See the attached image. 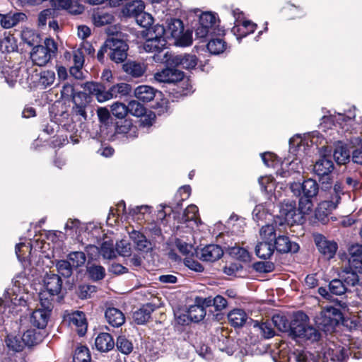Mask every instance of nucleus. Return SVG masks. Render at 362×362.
<instances>
[{"mask_svg":"<svg viewBox=\"0 0 362 362\" xmlns=\"http://www.w3.org/2000/svg\"><path fill=\"white\" fill-rule=\"evenodd\" d=\"M44 284L46 288L47 297L52 299V297L60 293L62 286V281L60 276L56 274H47L44 279Z\"/></svg>","mask_w":362,"mask_h":362,"instance_id":"21","label":"nucleus"},{"mask_svg":"<svg viewBox=\"0 0 362 362\" xmlns=\"http://www.w3.org/2000/svg\"><path fill=\"white\" fill-rule=\"evenodd\" d=\"M111 112L114 116L122 119L128 113V105L126 106L122 103H115L111 106Z\"/></svg>","mask_w":362,"mask_h":362,"instance_id":"57","label":"nucleus"},{"mask_svg":"<svg viewBox=\"0 0 362 362\" xmlns=\"http://www.w3.org/2000/svg\"><path fill=\"white\" fill-rule=\"evenodd\" d=\"M85 88L88 90L90 94L95 95L100 103L110 99L108 91H105L103 86L100 83L89 82L86 84Z\"/></svg>","mask_w":362,"mask_h":362,"instance_id":"36","label":"nucleus"},{"mask_svg":"<svg viewBox=\"0 0 362 362\" xmlns=\"http://www.w3.org/2000/svg\"><path fill=\"white\" fill-rule=\"evenodd\" d=\"M184 26L182 21L180 19H170L168 23V28L165 29V35H170L175 39L180 38V45L182 46H189L192 42L191 35H183Z\"/></svg>","mask_w":362,"mask_h":362,"instance_id":"12","label":"nucleus"},{"mask_svg":"<svg viewBox=\"0 0 362 362\" xmlns=\"http://www.w3.org/2000/svg\"><path fill=\"white\" fill-rule=\"evenodd\" d=\"M116 346L119 351L125 355L129 354L133 351L132 341L123 335L117 337Z\"/></svg>","mask_w":362,"mask_h":362,"instance_id":"46","label":"nucleus"},{"mask_svg":"<svg viewBox=\"0 0 362 362\" xmlns=\"http://www.w3.org/2000/svg\"><path fill=\"white\" fill-rule=\"evenodd\" d=\"M183 71L175 68H166L154 75V78L160 83H176L184 78Z\"/></svg>","mask_w":362,"mask_h":362,"instance_id":"20","label":"nucleus"},{"mask_svg":"<svg viewBox=\"0 0 362 362\" xmlns=\"http://www.w3.org/2000/svg\"><path fill=\"white\" fill-rule=\"evenodd\" d=\"M105 316L107 322L114 327H119L125 322L124 313L115 308H108L105 310Z\"/></svg>","mask_w":362,"mask_h":362,"instance_id":"34","label":"nucleus"},{"mask_svg":"<svg viewBox=\"0 0 362 362\" xmlns=\"http://www.w3.org/2000/svg\"><path fill=\"white\" fill-rule=\"evenodd\" d=\"M351 345L352 346L348 350L344 347L332 344L325 350L324 356L332 361H343L349 354H353V351H356L355 342Z\"/></svg>","mask_w":362,"mask_h":362,"instance_id":"18","label":"nucleus"},{"mask_svg":"<svg viewBox=\"0 0 362 362\" xmlns=\"http://www.w3.org/2000/svg\"><path fill=\"white\" fill-rule=\"evenodd\" d=\"M56 267L57 272L65 278L71 276L74 268L69 260H59L57 262Z\"/></svg>","mask_w":362,"mask_h":362,"instance_id":"52","label":"nucleus"},{"mask_svg":"<svg viewBox=\"0 0 362 362\" xmlns=\"http://www.w3.org/2000/svg\"><path fill=\"white\" fill-rule=\"evenodd\" d=\"M175 246L178 251L183 255L188 256L194 254V247L191 244H188L185 241L177 239L175 240Z\"/></svg>","mask_w":362,"mask_h":362,"instance_id":"60","label":"nucleus"},{"mask_svg":"<svg viewBox=\"0 0 362 362\" xmlns=\"http://www.w3.org/2000/svg\"><path fill=\"white\" fill-rule=\"evenodd\" d=\"M341 318V313L338 308L327 306L316 315L315 322L318 329L325 333H332Z\"/></svg>","mask_w":362,"mask_h":362,"instance_id":"9","label":"nucleus"},{"mask_svg":"<svg viewBox=\"0 0 362 362\" xmlns=\"http://www.w3.org/2000/svg\"><path fill=\"white\" fill-rule=\"evenodd\" d=\"M123 69L126 73L132 76L133 77H140L145 72V66L144 64L136 62H129L124 64Z\"/></svg>","mask_w":362,"mask_h":362,"instance_id":"43","label":"nucleus"},{"mask_svg":"<svg viewBox=\"0 0 362 362\" xmlns=\"http://www.w3.org/2000/svg\"><path fill=\"white\" fill-rule=\"evenodd\" d=\"M267 216H270V214L264 204H260L255 206L252 211V216L256 222L266 219Z\"/></svg>","mask_w":362,"mask_h":362,"instance_id":"56","label":"nucleus"},{"mask_svg":"<svg viewBox=\"0 0 362 362\" xmlns=\"http://www.w3.org/2000/svg\"><path fill=\"white\" fill-rule=\"evenodd\" d=\"M115 134L125 136L127 139H134L138 136V129L131 120L124 119L115 124Z\"/></svg>","mask_w":362,"mask_h":362,"instance_id":"26","label":"nucleus"},{"mask_svg":"<svg viewBox=\"0 0 362 362\" xmlns=\"http://www.w3.org/2000/svg\"><path fill=\"white\" fill-rule=\"evenodd\" d=\"M198 211L197 206L194 204L189 205L185 209L182 218L185 222L189 221H194L197 222L198 218Z\"/></svg>","mask_w":362,"mask_h":362,"instance_id":"59","label":"nucleus"},{"mask_svg":"<svg viewBox=\"0 0 362 362\" xmlns=\"http://www.w3.org/2000/svg\"><path fill=\"white\" fill-rule=\"evenodd\" d=\"M153 310V305L151 303L144 305L140 309L134 313V320L138 325H143L150 319L151 315Z\"/></svg>","mask_w":362,"mask_h":362,"instance_id":"39","label":"nucleus"},{"mask_svg":"<svg viewBox=\"0 0 362 362\" xmlns=\"http://www.w3.org/2000/svg\"><path fill=\"white\" fill-rule=\"evenodd\" d=\"M211 305V300L210 298H196L195 304L190 305L187 311V317L190 321L194 322L202 320L206 313L204 307H209Z\"/></svg>","mask_w":362,"mask_h":362,"instance_id":"14","label":"nucleus"},{"mask_svg":"<svg viewBox=\"0 0 362 362\" xmlns=\"http://www.w3.org/2000/svg\"><path fill=\"white\" fill-rule=\"evenodd\" d=\"M138 25L143 28H147L153 23L151 15L144 11L136 18H134Z\"/></svg>","mask_w":362,"mask_h":362,"instance_id":"64","label":"nucleus"},{"mask_svg":"<svg viewBox=\"0 0 362 362\" xmlns=\"http://www.w3.org/2000/svg\"><path fill=\"white\" fill-rule=\"evenodd\" d=\"M216 23V17L211 12H204L199 17V24L205 28H209L214 30V26Z\"/></svg>","mask_w":362,"mask_h":362,"instance_id":"53","label":"nucleus"},{"mask_svg":"<svg viewBox=\"0 0 362 362\" xmlns=\"http://www.w3.org/2000/svg\"><path fill=\"white\" fill-rule=\"evenodd\" d=\"M261 157L265 165L277 168L276 175L281 177L291 176L292 171L300 173V170L303 168L298 159H294L289 163H284L275 154L270 152L261 153Z\"/></svg>","mask_w":362,"mask_h":362,"instance_id":"4","label":"nucleus"},{"mask_svg":"<svg viewBox=\"0 0 362 362\" xmlns=\"http://www.w3.org/2000/svg\"><path fill=\"white\" fill-rule=\"evenodd\" d=\"M57 45L54 40L46 38L44 45L35 46L30 52L33 62L39 66L46 65L52 59L56 57Z\"/></svg>","mask_w":362,"mask_h":362,"instance_id":"6","label":"nucleus"},{"mask_svg":"<svg viewBox=\"0 0 362 362\" xmlns=\"http://www.w3.org/2000/svg\"><path fill=\"white\" fill-rule=\"evenodd\" d=\"M339 202L340 197L338 195L331 197L329 200L321 202L315 212L316 218L322 223H325L327 221L328 216L337 208Z\"/></svg>","mask_w":362,"mask_h":362,"instance_id":"16","label":"nucleus"},{"mask_svg":"<svg viewBox=\"0 0 362 362\" xmlns=\"http://www.w3.org/2000/svg\"><path fill=\"white\" fill-rule=\"evenodd\" d=\"M274 250L279 253L297 252L299 250V245L296 243L291 242L286 235H279L273 240Z\"/></svg>","mask_w":362,"mask_h":362,"instance_id":"22","label":"nucleus"},{"mask_svg":"<svg viewBox=\"0 0 362 362\" xmlns=\"http://www.w3.org/2000/svg\"><path fill=\"white\" fill-rule=\"evenodd\" d=\"M253 269L262 273H269L274 269V264L271 262H257L253 264Z\"/></svg>","mask_w":362,"mask_h":362,"instance_id":"63","label":"nucleus"},{"mask_svg":"<svg viewBox=\"0 0 362 362\" xmlns=\"http://www.w3.org/2000/svg\"><path fill=\"white\" fill-rule=\"evenodd\" d=\"M116 254L118 253L122 256H128L131 252V246L127 240H122L117 242L115 248Z\"/></svg>","mask_w":362,"mask_h":362,"instance_id":"62","label":"nucleus"},{"mask_svg":"<svg viewBox=\"0 0 362 362\" xmlns=\"http://www.w3.org/2000/svg\"><path fill=\"white\" fill-rule=\"evenodd\" d=\"M334 169V163L330 156H322L314 164L313 172L318 177L322 188L331 187V173Z\"/></svg>","mask_w":362,"mask_h":362,"instance_id":"10","label":"nucleus"},{"mask_svg":"<svg viewBox=\"0 0 362 362\" xmlns=\"http://www.w3.org/2000/svg\"><path fill=\"white\" fill-rule=\"evenodd\" d=\"M18 277L13 279L12 288H8L4 293V298H0V314L6 315V310L11 311V305H21L25 303L22 294L23 289L21 288V283Z\"/></svg>","mask_w":362,"mask_h":362,"instance_id":"7","label":"nucleus"},{"mask_svg":"<svg viewBox=\"0 0 362 362\" xmlns=\"http://www.w3.org/2000/svg\"><path fill=\"white\" fill-rule=\"evenodd\" d=\"M207 49L213 54H219L225 50L226 43L221 39H213L208 42Z\"/></svg>","mask_w":362,"mask_h":362,"instance_id":"51","label":"nucleus"},{"mask_svg":"<svg viewBox=\"0 0 362 362\" xmlns=\"http://www.w3.org/2000/svg\"><path fill=\"white\" fill-rule=\"evenodd\" d=\"M40 307L35 309L30 316V322L39 329H45L49 320L53 308L52 299L47 297L45 293H40Z\"/></svg>","mask_w":362,"mask_h":362,"instance_id":"5","label":"nucleus"},{"mask_svg":"<svg viewBox=\"0 0 362 362\" xmlns=\"http://www.w3.org/2000/svg\"><path fill=\"white\" fill-rule=\"evenodd\" d=\"M55 10L52 8H47L42 11L38 16V25L44 26L46 25L47 20L54 18L55 15Z\"/></svg>","mask_w":362,"mask_h":362,"instance_id":"61","label":"nucleus"},{"mask_svg":"<svg viewBox=\"0 0 362 362\" xmlns=\"http://www.w3.org/2000/svg\"><path fill=\"white\" fill-rule=\"evenodd\" d=\"M165 28L163 25H155L148 30L147 38L144 49L147 52H156L153 57L154 62L165 63L169 61L168 52L163 53L166 45Z\"/></svg>","mask_w":362,"mask_h":362,"instance_id":"3","label":"nucleus"},{"mask_svg":"<svg viewBox=\"0 0 362 362\" xmlns=\"http://www.w3.org/2000/svg\"><path fill=\"white\" fill-rule=\"evenodd\" d=\"M272 322L278 330L288 333L296 341L315 342L321 338L320 331L310 325L308 316L302 311L296 313L291 322L286 317L276 315L273 316Z\"/></svg>","mask_w":362,"mask_h":362,"instance_id":"1","label":"nucleus"},{"mask_svg":"<svg viewBox=\"0 0 362 362\" xmlns=\"http://www.w3.org/2000/svg\"><path fill=\"white\" fill-rule=\"evenodd\" d=\"M333 156L339 165H344L350 160V151L347 146L339 142L334 150Z\"/></svg>","mask_w":362,"mask_h":362,"instance_id":"41","label":"nucleus"},{"mask_svg":"<svg viewBox=\"0 0 362 362\" xmlns=\"http://www.w3.org/2000/svg\"><path fill=\"white\" fill-rule=\"evenodd\" d=\"M197 57L194 54H179L172 58V63L185 69H193L197 64Z\"/></svg>","mask_w":362,"mask_h":362,"instance_id":"32","label":"nucleus"},{"mask_svg":"<svg viewBox=\"0 0 362 362\" xmlns=\"http://www.w3.org/2000/svg\"><path fill=\"white\" fill-rule=\"evenodd\" d=\"M106 46L109 47L108 56L115 63H122L127 57L129 47L122 40L110 37L106 40Z\"/></svg>","mask_w":362,"mask_h":362,"instance_id":"11","label":"nucleus"},{"mask_svg":"<svg viewBox=\"0 0 362 362\" xmlns=\"http://www.w3.org/2000/svg\"><path fill=\"white\" fill-rule=\"evenodd\" d=\"M257 28V24L250 20L241 21L240 23H235L231 28L232 33L240 40L243 37L253 33Z\"/></svg>","mask_w":362,"mask_h":362,"instance_id":"28","label":"nucleus"},{"mask_svg":"<svg viewBox=\"0 0 362 362\" xmlns=\"http://www.w3.org/2000/svg\"><path fill=\"white\" fill-rule=\"evenodd\" d=\"M32 246L30 243H20L16 246V254L20 261H25L30 255Z\"/></svg>","mask_w":362,"mask_h":362,"instance_id":"47","label":"nucleus"},{"mask_svg":"<svg viewBox=\"0 0 362 362\" xmlns=\"http://www.w3.org/2000/svg\"><path fill=\"white\" fill-rule=\"evenodd\" d=\"M230 253L233 255L235 258L243 261L249 262L250 260V255L249 252L240 247H233L230 249Z\"/></svg>","mask_w":362,"mask_h":362,"instance_id":"58","label":"nucleus"},{"mask_svg":"<svg viewBox=\"0 0 362 362\" xmlns=\"http://www.w3.org/2000/svg\"><path fill=\"white\" fill-rule=\"evenodd\" d=\"M87 272L90 279L94 281L101 280L105 275L104 267L100 265H91L88 267Z\"/></svg>","mask_w":362,"mask_h":362,"instance_id":"54","label":"nucleus"},{"mask_svg":"<svg viewBox=\"0 0 362 362\" xmlns=\"http://www.w3.org/2000/svg\"><path fill=\"white\" fill-rule=\"evenodd\" d=\"M95 345L98 351L106 352L114 348L115 341L110 334L103 332L99 334L96 337Z\"/></svg>","mask_w":362,"mask_h":362,"instance_id":"37","label":"nucleus"},{"mask_svg":"<svg viewBox=\"0 0 362 362\" xmlns=\"http://www.w3.org/2000/svg\"><path fill=\"white\" fill-rule=\"evenodd\" d=\"M67 258L74 268L83 266L86 260L85 253L80 251L70 252Z\"/></svg>","mask_w":362,"mask_h":362,"instance_id":"50","label":"nucleus"},{"mask_svg":"<svg viewBox=\"0 0 362 362\" xmlns=\"http://www.w3.org/2000/svg\"><path fill=\"white\" fill-rule=\"evenodd\" d=\"M28 322V317H23L20 319V331L23 332L22 335L23 340L27 346H33L41 342L44 338V334L40 331H36L34 329L25 330V325Z\"/></svg>","mask_w":362,"mask_h":362,"instance_id":"19","label":"nucleus"},{"mask_svg":"<svg viewBox=\"0 0 362 362\" xmlns=\"http://www.w3.org/2000/svg\"><path fill=\"white\" fill-rule=\"evenodd\" d=\"M160 92L149 86H139L134 90L135 97L140 101L148 103L153 100L156 94Z\"/></svg>","mask_w":362,"mask_h":362,"instance_id":"35","label":"nucleus"},{"mask_svg":"<svg viewBox=\"0 0 362 362\" xmlns=\"http://www.w3.org/2000/svg\"><path fill=\"white\" fill-rule=\"evenodd\" d=\"M146 112V109L143 105L136 100H132L128 104V113L136 116L141 117Z\"/></svg>","mask_w":362,"mask_h":362,"instance_id":"55","label":"nucleus"},{"mask_svg":"<svg viewBox=\"0 0 362 362\" xmlns=\"http://www.w3.org/2000/svg\"><path fill=\"white\" fill-rule=\"evenodd\" d=\"M315 243L319 252L327 259H330L336 254L338 246L334 240H327L322 235L318 234L315 236Z\"/></svg>","mask_w":362,"mask_h":362,"instance_id":"15","label":"nucleus"},{"mask_svg":"<svg viewBox=\"0 0 362 362\" xmlns=\"http://www.w3.org/2000/svg\"><path fill=\"white\" fill-rule=\"evenodd\" d=\"M5 342L7 347L15 352L21 351L25 345V341L23 340V337L12 334H8Z\"/></svg>","mask_w":362,"mask_h":362,"instance_id":"42","label":"nucleus"},{"mask_svg":"<svg viewBox=\"0 0 362 362\" xmlns=\"http://www.w3.org/2000/svg\"><path fill=\"white\" fill-rule=\"evenodd\" d=\"M313 139L314 135L311 139H310L309 136H305L304 137H302L298 135L290 139V152L299 155H301V153H305L306 148L309 147L315 143Z\"/></svg>","mask_w":362,"mask_h":362,"instance_id":"24","label":"nucleus"},{"mask_svg":"<svg viewBox=\"0 0 362 362\" xmlns=\"http://www.w3.org/2000/svg\"><path fill=\"white\" fill-rule=\"evenodd\" d=\"M259 235L262 239L255 247V254L261 259H269L274 252L273 240L275 239V227L267 224L260 229Z\"/></svg>","mask_w":362,"mask_h":362,"instance_id":"8","label":"nucleus"},{"mask_svg":"<svg viewBox=\"0 0 362 362\" xmlns=\"http://www.w3.org/2000/svg\"><path fill=\"white\" fill-rule=\"evenodd\" d=\"M74 362H92L89 349L85 346H81L76 349Z\"/></svg>","mask_w":362,"mask_h":362,"instance_id":"49","label":"nucleus"},{"mask_svg":"<svg viewBox=\"0 0 362 362\" xmlns=\"http://www.w3.org/2000/svg\"><path fill=\"white\" fill-rule=\"evenodd\" d=\"M56 80L55 72L52 70H44L40 74L38 84L43 88H47L54 83Z\"/></svg>","mask_w":362,"mask_h":362,"instance_id":"45","label":"nucleus"},{"mask_svg":"<svg viewBox=\"0 0 362 362\" xmlns=\"http://www.w3.org/2000/svg\"><path fill=\"white\" fill-rule=\"evenodd\" d=\"M346 292L349 291L344 285L343 281L340 279L332 280L329 284L328 288L324 287H320L318 288V293L329 300H334L332 295L341 296Z\"/></svg>","mask_w":362,"mask_h":362,"instance_id":"17","label":"nucleus"},{"mask_svg":"<svg viewBox=\"0 0 362 362\" xmlns=\"http://www.w3.org/2000/svg\"><path fill=\"white\" fill-rule=\"evenodd\" d=\"M69 325L74 328L79 336H83L87 331V322L85 314L76 311L69 315Z\"/></svg>","mask_w":362,"mask_h":362,"instance_id":"29","label":"nucleus"},{"mask_svg":"<svg viewBox=\"0 0 362 362\" xmlns=\"http://www.w3.org/2000/svg\"><path fill=\"white\" fill-rule=\"evenodd\" d=\"M0 23L4 28H11L16 25L19 22L26 18L25 14L23 13H14L8 14H0Z\"/></svg>","mask_w":362,"mask_h":362,"instance_id":"38","label":"nucleus"},{"mask_svg":"<svg viewBox=\"0 0 362 362\" xmlns=\"http://www.w3.org/2000/svg\"><path fill=\"white\" fill-rule=\"evenodd\" d=\"M339 278L343 281V284L346 287L348 291H351V288L356 287L360 284L359 276L356 272H354L351 267H345L339 274Z\"/></svg>","mask_w":362,"mask_h":362,"instance_id":"30","label":"nucleus"},{"mask_svg":"<svg viewBox=\"0 0 362 362\" xmlns=\"http://www.w3.org/2000/svg\"><path fill=\"white\" fill-rule=\"evenodd\" d=\"M72 100L74 104L73 107V112L76 115H80L86 119L87 117L86 108L90 103V96L86 93L80 91L76 93Z\"/></svg>","mask_w":362,"mask_h":362,"instance_id":"25","label":"nucleus"},{"mask_svg":"<svg viewBox=\"0 0 362 362\" xmlns=\"http://www.w3.org/2000/svg\"><path fill=\"white\" fill-rule=\"evenodd\" d=\"M223 255L222 248L218 245H208L202 248L199 253V259L204 262H215Z\"/></svg>","mask_w":362,"mask_h":362,"instance_id":"27","label":"nucleus"},{"mask_svg":"<svg viewBox=\"0 0 362 362\" xmlns=\"http://www.w3.org/2000/svg\"><path fill=\"white\" fill-rule=\"evenodd\" d=\"M306 214L301 213L298 209H296L293 201L284 202L279 206V215L288 224L300 222Z\"/></svg>","mask_w":362,"mask_h":362,"instance_id":"13","label":"nucleus"},{"mask_svg":"<svg viewBox=\"0 0 362 362\" xmlns=\"http://www.w3.org/2000/svg\"><path fill=\"white\" fill-rule=\"evenodd\" d=\"M145 5L142 1H133L127 4L125 12L129 16L136 18L144 11Z\"/></svg>","mask_w":362,"mask_h":362,"instance_id":"44","label":"nucleus"},{"mask_svg":"<svg viewBox=\"0 0 362 362\" xmlns=\"http://www.w3.org/2000/svg\"><path fill=\"white\" fill-rule=\"evenodd\" d=\"M349 265L362 273V245H354L349 248Z\"/></svg>","mask_w":362,"mask_h":362,"instance_id":"31","label":"nucleus"},{"mask_svg":"<svg viewBox=\"0 0 362 362\" xmlns=\"http://www.w3.org/2000/svg\"><path fill=\"white\" fill-rule=\"evenodd\" d=\"M88 255L93 256L100 253L105 259H113L116 257V251L112 241H105L102 243L100 248L93 245H88L86 247Z\"/></svg>","mask_w":362,"mask_h":362,"instance_id":"23","label":"nucleus"},{"mask_svg":"<svg viewBox=\"0 0 362 362\" xmlns=\"http://www.w3.org/2000/svg\"><path fill=\"white\" fill-rule=\"evenodd\" d=\"M129 237L137 250L148 252L152 249L151 242L139 231L133 230L129 233Z\"/></svg>","mask_w":362,"mask_h":362,"instance_id":"33","label":"nucleus"},{"mask_svg":"<svg viewBox=\"0 0 362 362\" xmlns=\"http://www.w3.org/2000/svg\"><path fill=\"white\" fill-rule=\"evenodd\" d=\"M228 319L234 327H243L247 322L248 317L242 309H234L228 314Z\"/></svg>","mask_w":362,"mask_h":362,"instance_id":"40","label":"nucleus"},{"mask_svg":"<svg viewBox=\"0 0 362 362\" xmlns=\"http://www.w3.org/2000/svg\"><path fill=\"white\" fill-rule=\"evenodd\" d=\"M272 326V322L269 321L264 322L255 321L254 324V327L257 328L260 331L262 335L267 339L272 338L274 336V330Z\"/></svg>","mask_w":362,"mask_h":362,"instance_id":"48","label":"nucleus"},{"mask_svg":"<svg viewBox=\"0 0 362 362\" xmlns=\"http://www.w3.org/2000/svg\"><path fill=\"white\" fill-rule=\"evenodd\" d=\"M290 189L296 197H299L298 210L303 214L312 212L319 192V185L316 180L308 178L302 183L294 182L291 184Z\"/></svg>","mask_w":362,"mask_h":362,"instance_id":"2","label":"nucleus"}]
</instances>
